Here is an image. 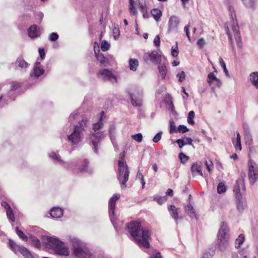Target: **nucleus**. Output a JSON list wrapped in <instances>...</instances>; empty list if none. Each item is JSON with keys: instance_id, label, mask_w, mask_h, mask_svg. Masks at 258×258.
Wrapping results in <instances>:
<instances>
[{"instance_id": "nucleus-1", "label": "nucleus", "mask_w": 258, "mask_h": 258, "mask_svg": "<svg viewBox=\"0 0 258 258\" xmlns=\"http://www.w3.org/2000/svg\"><path fill=\"white\" fill-rule=\"evenodd\" d=\"M127 227L128 232L139 245L146 248H150V230L148 229L141 230V223L139 221H133L127 224Z\"/></svg>"}, {"instance_id": "nucleus-2", "label": "nucleus", "mask_w": 258, "mask_h": 258, "mask_svg": "<svg viewBox=\"0 0 258 258\" xmlns=\"http://www.w3.org/2000/svg\"><path fill=\"white\" fill-rule=\"evenodd\" d=\"M73 254L78 258H93L92 254L86 244L78 239L72 241Z\"/></svg>"}, {"instance_id": "nucleus-3", "label": "nucleus", "mask_w": 258, "mask_h": 258, "mask_svg": "<svg viewBox=\"0 0 258 258\" xmlns=\"http://www.w3.org/2000/svg\"><path fill=\"white\" fill-rule=\"evenodd\" d=\"M46 244L51 248L56 254L64 256L69 255L68 247L65 245L64 242L58 239L48 237Z\"/></svg>"}, {"instance_id": "nucleus-4", "label": "nucleus", "mask_w": 258, "mask_h": 258, "mask_svg": "<svg viewBox=\"0 0 258 258\" xmlns=\"http://www.w3.org/2000/svg\"><path fill=\"white\" fill-rule=\"evenodd\" d=\"M87 120L83 119L79 122V124L75 125L73 133L68 136V140L73 144L75 145L81 141L82 139L81 133L87 127Z\"/></svg>"}, {"instance_id": "nucleus-5", "label": "nucleus", "mask_w": 258, "mask_h": 258, "mask_svg": "<svg viewBox=\"0 0 258 258\" xmlns=\"http://www.w3.org/2000/svg\"><path fill=\"white\" fill-rule=\"evenodd\" d=\"M229 10L231 12V19L233 21L232 29L234 33V37L238 46L241 48L242 47V43L239 31V27L236 19V15L234 13V7L230 6L229 7Z\"/></svg>"}, {"instance_id": "nucleus-6", "label": "nucleus", "mask_w": 258, "mask_h": 258, "mask_svg": "<svg viewBox=\"0 0 258 258\" xmlns=\"http://www.w3.org/2000/svg\"><path fill=\"white\" fill-rule=\"evenodd\" d=\"M129 169L127 165H123L120 162H118L117 179L120 183L125 185L128 180Z\"/></svg>"}, {"instance_id": "nucleus-7", "label": "nucleus", "mask_w": 258, "mask_h": 258, "mask_svg": "<svg viewBox=\"0 0 258 258\" xmlns=\"http://www.w3.org/2000/svg\"><path fill=\"white\" fill-rule=\"evenodd\" d=\"M248 176L249 182L254 184L258 180V169L255 163L249 160L248 163Z\"/></svg>"}, {"instance_id": "nucleus-8", "label": "nucleus", "mask_w": 258, "mask_h": 258, "mask_svg": "<svg viewBox=\"0 0 258 258\" xmlns=\"http://www.w3.org/2000/svg\"><path fill=\"white\" fill-rule=\"evenodd\" d=\"M143 90L137 89L135 92H128L132 104L134 107H141L142 105Z\"/></svg>"}, {"instance_id": "nucleus-9", "label": "nucleus", "mask_w": 258, "mask_h": 258, "mask_svg": "<svg viewBox=\"0 0 258 258\" xmlns=\"http://www.w3.org/2000/svg\"><path fill=\"white\" fill-rule=\"evenodd\" d=\"M143 59L147 63L151 62L154 64H159L161 62V55L156 51L145 53L143 55Z\"/></svg>"}, {"instance_id": "nucleus-10", "label": "nucleus", "mask_w": 258, "mask_h": 258, "mask_svg": "<svg viewBox=\"0 0 258 258\" xmlns=\"http://www.w3.org/2000/svg\"><path fill=\"white\" fill-rule=\"evenodd\" d=\"M241 188L242 190H245V186L244 184V177L241 175L236 181V183L233 187V192L235 198L238 199L242 197L240 192Z\"/></svg>"}, {"instance_id": "nucleus-11", "label": "nucleus", "mask_w": 258, "mask_h": 258, "mask_svg": "<svg viewBox=\"0 0 258 258\" xmlns=\"http://www.w3.org/2000/svg\"><path fill=\"white\" fill-rule=\"evenodd\" d=\"M97 77L104 81L111 80V79H113L115 82L117 81V78L112 74V72L106 69L101 70L98 73Z\"/></svg>"}, {"instance_id": "nucleus-12", "label": "nucleus", "mask_w": 258, "mask_h": 258, "mask_svg": "<svg viewBox=\"0 0 258 258\" xmlns=\"http://www.w3.org/2000/svg\"><path fill=\"white\" fill-rule=\"evenodd\" d=\"M179 23V18L177 16L175 15L171 16L168 21V33H169L173 31H177Z\"/></svg>"}, {"instance_id": "nucleus-13", "label": "nucleus", "mask_w": 258, "mask_h": 258, "mask_svg": "<svg viewBox=\"0 0 258 258\" xmlns=\"http://www.w3.org/2000/svg\"><path fill=\"white\" fill-rule=\"evenodd\" d=\"M44 70L42 67L41 62L36 61L33 67V72L30 74L31 77L38 78L41 75L44 73Z\"/></svg>"}, {"instance_id": "nucleus-14", "label": "nucleus", "mask_w": 258, "mask_h": 258, "mask_svg": "<svg viewBox=\"0 0 258 258\" xmlns=\"http://www.w3.org/2000/svg\"><path fill=\"white\" fill-rule=\"evenodd\" d=\"M120 195H114L109 201V214L110 216L114 215L116 202L120 198Z\"/></svg>"}, {"instance_id": "nucleus-15", "label": "nucleus", "mask_w": 258, "mask_h": 258, "mask_svg": "<svg viewBox=\"0 0 258 258\" xmlns=\"http://www.w3.org/2000/svg\"><path fill=\"white\" fill-rule=\"evenodd\" d=\"M95 55L101 67H107L109 65V60L103 54L100 53L99 50L98 52L95 51Z\"/></svg>"}, {"instance_id": "nucleus-16", "label": "nucleus", "mask_w": 258, "mask_h": 258, "mask_svg": "<svg viewBox=\"0 0 258 258\" xmlns=\"http://www.w3.org/2000/svg\"><path fill=\"white\" fill-rule=\"evenodd\" d=\"M104 138V132H98L93 133L90 136V140L92 141L93 145H97L100 141Z\"/></svg>"}, {"instance_id": "nucleus-17", "label": "nucleus", "mask_w": 258, "mask_h": 258, "mask_svg": "<svg viewBox=\"0 0 258 258\" xmlns=\"http://www.w3.org/2000/svg\"><path fill=\"white\" fill-rule=\"evenodd\" d=\"M228 229L226 222H222L221 224V227L218 232V239H229L228 236L226 233V231Z\"/></svg>"}, {"instance_id": "nucleus-18", "label": "nucleus", "mask_w": 258, "mask_h": 258, "mask_svg": "<svg viewBox=\"0 0 258 258\" xmlns=\"http://www.w3.org/2000/svg\"><path fill=\"white\" fill-rule=\"evenodd\" d=\"M191 171L194 176L197 175H200L201 176H203V174L202 171V165L201 163L200 162H196L193 163L191 167Z\"/></svg>"}, {"instance_id": "nucleus-19", "label": "nucleus", "mask_w": 258, "mask_h": 258, "mask_svg": "<svg viewBox=\"0 0 258 258\" xmlns=\"http://www.w3.org/2000/svg\"><path fill=\"white\" fill-rule=\"evenodd\" d=\"M28 34L31 38L38 37L40 34V31L37 29L36 25H31L28 29Z\"/></svg>"}, {"instance_id": "nucleus-20", "label": "nucleus", "mask_w": 258, "mask_h": 258, "mask_svg": "<svg viewBox=\"0 0 258 258\" xmlns=\"http://www.w3.org/2000/svg\"><path fill=\"white\" fill-rule=\"evenodd\" d=\"M229 245V239H218V248L221 251H224Z\"/></svg>"}, {"instance_id": "nucleus-21", "label": "nucleus", "mask_w": 258, "mask_h": 258, "mask_svg": "<svg viewBox=\"0 0 258 258\" xmlns=\"http://www.w3.org/2000/svg\"><path fill=\"white\" fill-rule=\"evenodd\" d=\"M168 210L171 217L176 221L179 219L178 211L179 209L176 208L174 205H169Z\"/></svg>"}, {"instance_id": "nucleus-22", "label": "nucleus", "mask_w": 258, "mask_h": 258, "mask_svg": "<svg viewBox=\"0 0 258 258\" xmlns=\"http://www.w3.org/2000/svg\"><path fill=\"white\" fill-rule=\"evenodd\" d=\"M50 215L53 218H60L63 215V211L60 208H53L50 210Z\"/></svg>"}, {"instance_id": "nucleus-23", "label": "nucleus", "mask_w": 258, "mask_h": 258, "mask_svg": "<svg viewBox=\"0 0 258 258\" xmlns=\"http://www.w3.org/2000/svg\"><path fill=\"white\" fill-rule=\"evenodd\" d=\"M158 68L162 79H165L168 72L166 65L161 62L159 63Z\"/></svg>"}, {"instance_id": "nucleus-24", "label": "nucleus", "mask_w": 258, "mask_h": 258, "mask_svg": "<svg viewBox=\"0 0 258 258\" xmlns=\"http://www.w3.org/2000/svg\"><path fill=\"white\" fill-rule=\"evenodd\" d=\"M18 250L26 258H33V255L30 251L23 246H19Z\"/></svg>"}, {"instance_id": "nucleus-25", "label": "nucleus", "mask_w": 258, "mask_h": 258, "mask_svg": "<svg viewBox=\"0 0 258 258\" xmlns=\"http://www.w3.org/2000/svg\"><path fill=\"white\" fill-rule=\"evenodd\" d=\"M15 64L16 66H18L21 69H26L28 67V63L21 58H18L15 61Z\"/></svg>"}, {"instance_id": "nucleus-26", "label": "nucleus", "mask_w": 258, "mask_h": 258, "mask_svg": "<svg viewBox=\"0 0 258 258\" xmlns=\"http://www.w3.org/2000/svg\"><path fill=\"white\" fill-rule=\"evenodd\" d=\"M116 131V127L115 124L114 123L110 124L109 127L108 132L110 138L112 142L113 141V139H115Z\"/></svg>"}, {"instance_id": "nucleus-27", "label": "nucleus", "mask_w": 258, "mask_h": 258, "mask_svg": "<svg viewBox=\"0 0 258 258\" xmlns=\"http://www.w3.org/2000/svg\"><path fill=\"white\" fill-rule=\"evenodd\" d=\"M250 81L258 89V72H253L250 74Z\"/></svg>"}, {"instance_id": "nucleus-28", "label": "nucleus", "mask_w": 258, "mask_h": 258, "mask_svg": "<svg viewBox=\"0 0 258 258\" xmlns=\"http://www.w3.org/2000/svg\"><path fill=\"white\" fill-rule=\"evenodd\" d=\"M185 211L190 217H196L195 210L190 204L185 207Z\"/></svg>"}, {"instance_id": "nucleus-29", "label": "nucleus", "mask_w": 258, "mask_h": 258, "mask_svg": "<svg viewBox=\"0 0 258 258\" xmlns=\"http://www.w3.org/2000/svg\"><path fill=\"white\" fill-rule=\"evenodd\" d=\"M129 66L131 71H136L139 66V61L137 59L131 58L129 60Z\"/></svg>"}, {"instance_id": "nucleus-30", "label": "nucleus", "mask_w": 258, "mask_h": 258, "mask_svg": "<svg viewBox=\"0 0 258 258\" xmlns=\"http://www.w3.org/2000/svg\"><path fill=\"white\" fill-rule=\"evenodd\" d=\"M151 14L156 21H158L160 19L162 14L161 11L158 9H153Z\"/></svg>"}, {"instance_id": "nucleus-31", "label": "nucleus", "mask_w": 258, "mask_h": 258, "mask_svg": "<svg viewBox=\"0 0 258 258\" xmlns=\"http://www.w3.org/2000/svg\"><path fill=\"white\" fill-rule=\"evenodd\" d=\"M245 240L244 235L243 234H240L238 237L236 239L235 242V247L236 248L240 247L241 245L243 244Z\"/></svg>"}, {"instance_id": "nucleus-32", "label": "nucleus", "mask_w": 258, "mask_h": 258, "mask_svg": "<svg viewBox=\"0 0 258 258\" xmlns=\"http://www.w3.org/2000/svg\"><path fill=\"white\" fill-rule=\"evenodd\" d=\"M236 198V203L237 205V208L238 210L241 212H242L244 209V205L242 202V197H240V198Z\"/></svg>"}, {"instance_id": "nucleus-33", "label": "nucleus", "mask_w": 258, "mask_h": 258, "mask_svg": "<svg viewBox=\"0 0 258 258\" xmlns=\"http://www.w3.org/2000/svg\"><path fill=\"white\" fill-rule=\"evenodd\" d=\"M103 126V123L102 121V117H101L96 123H95L93 125V129L95 132L101 129Z\"/></svg>"}, {"instance_id": "nucleus-34", "label": "nucleus", "mask_w": 258, "mask_h": 258, "mask_svg": "<svg viewBox=\"0 0 258 258\" xmlns=\"http://www.w3.org/2000/svg\"><path fill=\"white\" fill-rule=\"evenodd\" d=\"M88 165L89 162L87 159H84L82 161V163L81 167H80V170L81 171L88 172Z\"/></svg>"}, {"instance_id": "nucleus-35", "label": "nucleus", "mask_w": 258, "mask_h": 258, "mask_svg": "<svg viewBox=\"0 0 258 258\" xmlns=\"http://www.w3.org/2000/svg\"><path fill=\"white\" fill-rule=\"evenodd\" d=\"M19 87H20V85L18 83L13 82L12 83L11 87V90L9 92V96L10 97V99H11V100L14 99V97H11L12 92H13V91L16 90L17 89H18Z\"/></svg>"}, {"instance_id": "nucleus-36", "label": "nucleus", "mask_w": 258, "mask_h": 258, "mask_svg": "<svg viewBox=\"0 0 258 258\" xmlns=\"http://www.w3.org/2000/svg\"><path fill=\"white\" fill-rule=\"evenodd\" d=\"M195 112L194 111H190L188 113V116H187V122L191 124V125H194L195 124V121L194 120V118L195 117Z\"/></svg>"}, {"instance_id": "nucleus-37", "label": "nucleus", "mask_w": 258, "mask_h": 258, "mask_svg": "<svg viewBox=\"0 0 258 258\" xmlns=\"http://www.w3.org/2000/svg\"><path fill=\"white\" fill-rule=\"evenodd\" d=\"M6 214L8 218L12 221L14 222L15 221V217L13 212V211L11 208L6 210Z\"/></svg>"}, {"instance_id": "nucleus-38", "label": "nucleus", "mask_w": 258, "mask_h": 258, "mask_svg": "<svg viewBox=\"0 0 258 258\" xmlns=\"http://www.w3.org/2000/svg\"><path fill=\"white\" fill-rule=\"evenodd\" d=\"M15 231L17 235L19 237L23 240L27 241L28 239V237L25 234L23 233L22 231L19 229L18 227H16L15 228Z\"/></svg>"}, {"instance_id": "nucleus-39", "label": "nucleus", "mask_w": 258, "mask_h": 258, "mask_svg": "<svg viewBox=\"0 0 258 258\" xmlns=\"http://www.w3.org/2000/svg\"><path fill=\"white\" fill-rule=\"evenodd\" d=\"M170 123V131L169 132L170 134L176 133H178L177 127H176L175 124V122L172 119H170L169 121Z\"/></svg>"}, {"instance_id": "nucleus-40", "label": "nucleus", "mask_w": 258, "mask_h": 258, "mask_svg": "<svg viewBox=\"0 0 258 258\" xmlns=\"http://www.w3.org/2000/svg\"><path fill=\"white\" fill-rule=\"evenodd\" d=\"M244 139L246 145H250L252 143V138L250 132L244 134Z\"/></svg>"}, {"instance_id": "nucleus-41", "label": "nucleus", "mask_w": 258, "mask_h": 258, "mask_svg": "<svg viewBox=\"0 0 258 258\" xmlns=\"http://www.w3.org/2000/svg\"><path fill=\"white\" fill-rule=\"evenodd\" d=\"M226 189L225 185L223 183L220 182L217 186V192L219 194L224 193L226 191Z\"/></svg>"}, {"instance_id": "nucleus-42", "label": "nucleus", "mask_w": 258, "mask_h": 258, "mask_svg": "<svg viewBox=\"0 0 258 258\" xmlns=\"http://www.w3.org/2000/svg\"><path fill=\"white\" fill-rule=\"evenodd\" d=\"M154 200L156 201L159 205H161L167 200V198L165 196L163 197L159 196L154 198Z\"/></svg>"}, {"instance_id": "nucleus-43", "label": "nucleus", "mask_w": 258, "mask_h": 258, "mask_svg": "<svg viewBox=\"0 0 258 258\" xmlns=\"http://www.w3.org/2000/svg\"><path fill=\"white\" fill-rule=\"evenodd\" d=\"M244 6L247 8H253L255 0H241Z\"/></svg>"}, {"instance_id": "nucleus-44", "label": "nucleus", "mask_w": 258, "mask_h": 258, "mask_svg": "<svg viewBox=\"0 0 258 258\" xmlns=\"http://www.w3.org/2000/svg\"><path fill=\"white\" fill-rule=\"evenodd\" d=\"M110 48L109 43L106 40H104L102 42L101 44V48L103 51H106L108 50Z\"/></svg>"}, {"instance_id": "nucleus-45", "label": "nucleus", "mask_w": 258, "mask_h": 258, "mask_svg": "<svg viewBox=\"0 0 258 258\" xmlns=\"http://www.w3.org/2000/svg\"><path fill=\"white\" fill-rule=\"evenodd\" d=\"M208 84L211 85V83L212 81H216L218 79L214 75L213 73H210L208 75Z\"/></svg>"}, {"instance_id": "nucleus-46", "label": "nucleus", "mask_w": 258, "mask_h": 258, "mask_svg": "<svg viewBox=\"0 0 258 258\" xmlns=\"http://www.w3.org/2000/svg\"><path fill=\"white\" fill-rule=\"evenodd\" d=\"M49 156L50 158H52L53 159H54L58 162H59L61 163L63 162V161L60 159V156L57 155L55 152H51L49 154Z\"/></svg>"}, {"instance_id": "nucleus-47", "label": "nucleus", "mask_w": 258, "mask_h": 258, "mask_svg": "<svg viewBox=\"0 0 258 258\" xmlns=\"http://www.w3.org/2000/svg\"><path fill=\"white\" fill-rule=\"evenodd\" d=\"M132 138L138 143H141L143 139V136L141 133H138L132 135Z\"/></svg>"}, {"instance_id": "nucleus-48", "label": "nucleus", "mask_w": 258, "mask_h": 258, "mask_svg": "<svg viewBox=\"0 0 258 258\" xmlns=\"http://www.w3.org/2000/svg\"><path fill=\"white\" fill-rule=\"evenodd\" d=\"M176 46L175 48L173 47L171 48V55L173 57H176L178 55V49L177 47V42H175Z\"/></svg>"}, {"instance_id": "nucleus-49", "label": "nucleus", "mask_w": 258, "mask_h": 258, "mask_svg": "<svg viewBox=\"0 0 258 258\" xmlns=\"http://www.w3.org/2000/svg\"><path fill=\"white\" fill-rule=\"evenodd\" d=\"M32 243L36 248H39L41 246L40 241L35 237H32Z\"/></svg>"}, {"instance_id": "nucleus-50", "label": "nucleus", "mask_w": 258, "mask_h": 258, "mask_svg": "<svg viewBox=\"0 0 258 258\" xmlns=\"http://www.w3.org/2000/svg\"><path fill=\"white\" fill-rule=\"evenodd\" d=\"M137 178L140 180L142 185V188H144L146 183L144 180L143 175L140 172H138L137 174Z\"/></svg>"}, {"instance_id": "nucleus-51", "label": "nucleus", "mask_w": 258, "mask_h": 258, "mask_svg": "<svg viewBox=\"0 0 258 258\" xmlns=\"http://www.w3.org/2000/svg\"><path fill=\"white\" fill-rule=\"evenodd\" d=\"M178 133H184L189 131V129L184 125H179L177 127Z\"/></svg>"}, {"instance_id": "nucleus-52", "label": "nucleus", "mask_w": 258, "mask_h": 258, "mask_svg": "<svg viewBox=\"0 0 258 258\" xmlns=\"http://www.w3.org/2000/svg\"><path fill=\"white\" fill-rule=\"evenodd\" d=\"M162 132H158L153 138V142L155 143H158L161 139Z\"/></svg>"}, {"instance_id": "nucleus-53", "label": "nucleus", "mask_w": 258, "mask_h": 258, "mask_svg": "<svg viewBox=\"0 0 258 258\" xmlns=\"http://www.w3.org/2000/svg\"><path fill=\"white\" fill-rule=\"evenodd\" d=\"M129 9L131 15H136L137 14V11L134 6V3L130 4Z\"/></svg>"}, {"instance_id": "nucleus-54", "label": "nucleus", "mask_w": 258, "mask_h": 258, "mask_svg": "<svg viewBox=\"0 0 258 258\" xmlns=\"http://www.w3.org/2000/svg\"><path fill=\"white\" fill-rule=\"evenodd\" d=\"M205 165H206V168L209 173L211 172L212 169L213 168V163L211 160L206 161L205 162Z\"/></svg>"}, {"instance_id": "nucleus-55", "label": "nucleus", "mask_w": 258, "mask_h": 258, "mask_svg": "<svg viewBox=\"0 0 258 258\" xmlns=\"http://www.w3.org/2000/svg\"><path fill=\"white\" fill-rule=\"evenodd\" d=\"M219 62L220 63L221 66L223 69V71H224V73H225V74L226 75H228V70H227V69L226 68V64H225V63L224 62V61H223V59L221 57L219 58Z\"/></svg>"}, {"instance_id": "nucleus-56", "label": "nucleus", "mask_w": 258, "mask_h": 258, "mask_svg": "<svg viewBox=\"0 0 258 258\" xmlns=\"http://www.w3.org/2000/svg\"><path fill=\"white\" fill-rule=\"evenodd\" d=\"M176 77L178 78V81L180 82H182L185 77V74L184 71H182L180 73H178L176 75Z\"/></svg>"}, {"instance_id": "nucleus-57", "label": "nucleus", "mask_w": 258, "mask_h": 258, "mask_svg": "<svg viewBox=\"0 0 258 258\" xmlns=\"http://www.w3.org/2000/svg\"><path fill=\"white\" fill-rule=\"evenodd\" d=\"M125 154H126V152L124 151H123L120 154V159L118 161V162H120L123 165H127L126 163V161H125Z\"/></svg>"}, {"instance_id": "nucleus-58", "label": "nucleus", "mask_w": 258, "mask_h": 258, "mask_svg": "<svg viewBox=\"0 0 258 258\" xmlns=\"http://www.w3.org/2000/svg\"><path fill=\"white\" fill-rule=\"evenodd\" d=\"M179 158L182 163H185L189 159V157L182 153L179 154Z\"/></svg>"}, {"instance_id": "nucleus-59", "label": "nucleus", "mask_w": 258, "mask_h": 258, "mask_svg": "<svg viewBox=\"0 0 258 258\" xmlns=\"http://www.w3.org/2000/svg\"><path fill=\"white\" fill-rule=\"evenodd\" d=\"M9 243L10 246L11 247L13 250H15L18 249V247L19 246L16 244V243L12 240L9 239Z\"/></svg>"}, {"instance_id": "nucleus-60", "label": "nucleus", "mask_w": 258, "mask_h": 258, "mask_svg": "<svg viewBox=\"0 0 258 258\" xmlns=\"http://www.w3.org/2000/svg\"><path fill=\"white\" fill-rule=\"evenodd\" d=\"M58 38V35L56 33L52 32L49 35V40L55 41Z\"/></svg>"}, {"instance_id": "nucleus-61", "label": "nucleus", "mask_w": 258, "mask_h": 258, "mask_svg": "<svg viewBox=\"0 0 258 258\" xmlns=\"http://www.w3.org/2000/svg\"><path fill=\"white\" fill-rule=\"evenodd\" d=\"M226 34H227V35L228 36V38L230 40L231 44L232 47L233 51L234 53H235V50L234 49V48L233 47V43L232 37H231V35L230 34V31H229V30L228 27L226 28Z\"/></svg>"}, {"instance_id": "nucleus-62", "label": "nucleus", "mask_w": 258, "mask_h": 258, "mask_svg": "<svg viewBox=\"0 0 258 258\" xmlns=\"http://www.w3.org/2000/svg\"><path fill=\"white\" fill-rule=\"evenodd\" d=\"M189 27H190V23H188V24L184 27V31L185 32L186 35L188 40L190 41V37L189 36Z\"/></svg>"}, {"instance_id": "nucleus-63", "label": "nucleus", "mask_w": 258, "mask_h": 258, "mask_svg": "<svg viewBox=\"0 0 258 258\" xmlns=\"http://www.w3.org/2000/svg\"><path fill=\"white\" fill-rule=\"evenodd\" d=\"M154 44L156 47H159L160 45V38L159 35H157L154 40Z\"/></svg>"}, {"instance_id": "nucleus-64", "label": "nucleus", "mask_w": 258, "mask_h": 258, "mask_svg": "<svg viewBox=\"0 0 258 258\" xmlns=\"http://www.w3.org/2000/svg\"><path fill=\"white\" fill-rule=\"evenodd\" d=\"M205 44V41L204 39L203 38H200L197 41L198 45L201 48L203 47L204 46Z\"/></svg>"}]
</instances>
